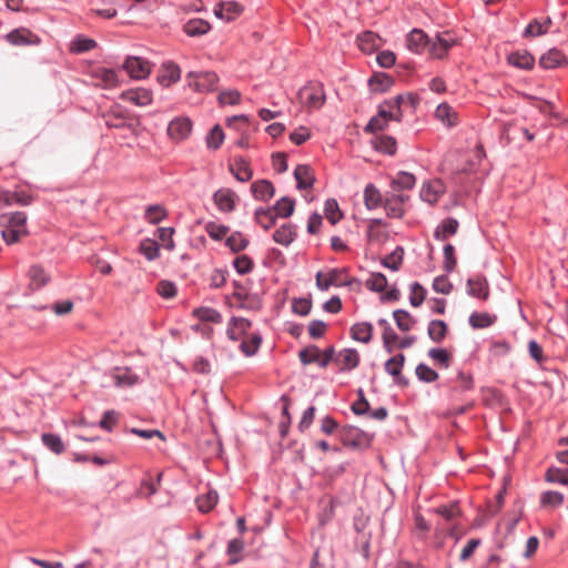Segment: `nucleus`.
<instances>
[{
    "label": "nucleus",
    "mask_w": 568,
    "mask_h": 568,
    "mask_svg": "<svg viewBox=\"0 0 568 568\" xmlns=\"http://www.w3.org/2000/svg\"><path fill=\"white\" fill-rule=\"evenodd\" d=\"M374 438V433L365 432L354 425L346 424L339 429V440L342 445L353 450L364 452L372 446Z\"/></svg>",
    "instance_id": "nucleus-1"
},
{
    "label": "nucleus",
    "mask_w": 568,
    "mask_h": 568,
    "mask_svg": "<svg viewBox=\"0 0 568 568\" xmlns=\"http://www.w3.org/2000/svg\"><path fill=\"white\" fill-rule=\"evenodd\" d=\"M232 285L234 291L231 294L235 301H237L235 310L253 313H257L263 310L264 302L262 294L250 292L248 286L237 280H234Z\"/></svg>",
    "instance_id": "nucleus-2"
},
{
    "label": "nucleus",
    "mask_w": 568,
    "mask_h": 568,
    "mask_svg": "<svg viewBox=\"0 0 568 568\" xmlns=\"http://www.w3.org/2000/svg\"><path fill=\"white\" fill-rule=\"evenodd\" d=\"M186 81L195 92H213L217 89L219 75L214 71H190Z\"/></svg>",
    "instance_id": "nucleus-3"
},
{
    "label": "nucleus",
    "mask_w": 568,
    "mask_h": 568,
    "mask_svg": "<svg viewBox=\"0 0 568 568\" xmlns=\"http://www.w3.org/2000/svg\"><path fill=\"white\" fill-rule=\"evenodd\" d=\"M444 386L448 390V397L454 399L459 394L473 390L475 387V381L471 373H465L458 371L454 378H449L445 382Z\"/></svg>",
    "instance_id": "nucleus-4"
},
{
    "label": "nucleus",
    "mask_w": 568,
    "mask_h": 568,
    "mask_svg": "<svg viewBox=\"0 0 568 568\" xmlns=\"http://www.w3.org/2000/svg\"><path fill=\"white\" fill-rule=\"evenodd\" d=\"M193 123L189 116H176L170 121L166 133L175 143L185 141L192 132Z\"/></svg>",
    "instance_id": "nucleus-5"
},
{
    "label": "nucleus",
    "mask_w": 568,
    "mask_h": 568,
    "mask_svg": "<svg viewBox=\"0 0 568 568\" xmlns=\"http://www.w3.org/2000/svg\"><path fill=\"white\" fill-rule=\"evenodd\" d=\"M253 323L251 320L242 316H231L226 325V336L232 342L243 341L250 335Z\"/></svg>",
    "instance_id": "nucleus-6"
},
{
    "label": "nucleus",
    "mask_w": 568,
    "mask_h": 568,
    "mask_svg": "<svg viewBox=\"0 0 568 568\" xmlns=\"http://www.w3.org/2000/svg\"><path fill=\"white\" fill-rule=\"evenodd\" d=\"M456 43L457 40L450 31L437 33L435 40H430L429 54L435 59L443 60Z\"/></svg>",
    "instance_id": "nucleus-7"
},
{
    "label": "nucleus",
    "mask_w": 568,
    "mask_h": 568,
    "mask_svg": "<svg viewBox=\"0 0 568 568\" xmlns=\"http://www.w3.org/2000/svg\"><path fill=\"white\" fill-rule=\"evenodd\" d=\"M122 69L131 79L142 80L151 73V63L140 57H126L122 64Z\"/></svg>",
    "instance_id": "nucleus-8"
},
{
    "label": "nucleus",
    "mask_w": 568,
    "mask_h": 568,
    "mask_svg": "<svg viewBox=\"0 0 568 568\" xmlns=\"http://www.w3.org/2000/svg\"><path fill=\"white\" fill-rule=\"evenodd\" d=\"M298 95L304 99L305 105L311 109L322 108L326 100L322 83L303 87Z\"/></svg>",
    "instance_id": "nucleus-9"
},
{
    "label": "nucleus",
    "mask_w": 568,
    "mask_h": 568,
    "mask_svg": "<svg viewBox=\"0 0 568 568\" xmlns=\"http://www.w3.org/2000/svg\"><path fill=\"white\" fill-rule=\"evenodd\" d=\"M7 42L14 47L39 45L41 39L28 28H16L4 36Z\"/></svg>",
    "instance_id": "nucleus-10"
},
{
    "label": "nucleus",
    "mask_w": 568,
    "mask_h": 568,
    "mask_svg": "<svg viewBox=\"0 0 568 568\" xmlns=\"http://www.w3.org/2000/svg\"><path fill=\"white\" fill-rule=\"evenodd\" d=\"M466 292L469 296L486 302L490 295L487 278L483 274L469 277L466 282Z\"/></svg>",
    "instance_id": "nucleus-11"
},
{
    "label": "nucleus",
    "mask_w": 568,
    "mask_h": 568,
    "mask_svg": "<svg viewBox=\"0 0 568 568\" xmlns=\"http://www.w3.org/2000/svg\"><path fill=\"white\" fill-rule=\"evenodd\" d=\"M538 65L544 70H555L568 65V57L558 48H551L539 58Z\"/></svg>",
    "instance_id": "nucleus-12"
},
{
    "label": "nucleus",
    "mask_w": 568,
    "mask_h": 568,
    "mask_svg": "<svg viewBox=\"0 0 568 568\" xmlns=\"http://www.w3.org/2000/svg\"><path fill=\"white\" fill-rule=\"evenodd\" d=\"M213 202L219 209V211L223 213H231L236 209V203L239 201L237 194L229 187H222L214 192Z\"/></svg>",
    "instance_id": "nucleus-13"
},
{
    "label": "nucleus",
    "mask_w": 568,
    "mask_h": 568,
    "mask_svg": "<svg viewBox=\"0 0 568 568\" xmlns=\"http://www.w3.org/2000/svg\"><path fill=\"white\" fill-rule=\"evenodd\" d=\"M341 275L339 268H332L327 276L324 278L323 273L318 271L315 275L316 286L320 291H327L331 286H351L354 283L361 285V281L356 277H352L343 283H338L337 278Z\"/></svg>",
    "instance_id": "nucleus-14"
},
{
    "label": "nucleus",
    "mask_w": 568,
    "mask_h": 568,
    "mask_svg": "<svg viewBox=\"0 0 568 568\" xmlns=\"http://www.w3.org/2000/svg\"><path fill=\"white\" fill-rule=\"evenodd\" d=\"M335 363L339 366V373H348L361 364V355L356 348H343L338 352Z\"/></svg>",
    "instance_id": "nucleus-15"
},
{
    "label": "nucleus",
    "mask_w": 568,
    "mask_h": 568,
    "mask_svg": "<svg viewBox=\"0 0 568 568\" xmlns=\"http://www.w3.org/2000/svg\"><path fill=\"white\" fill-rule=\"evenodd\" d=\"M367 84L372 93L383 94L392 89L395 84V79L386 72L376 71L368 78Z\"/></svg>",
    "instance_id": "nucleus-16"
},
{
    "label": "nucleus",
    "mask_w": 568,
    "mask_h": 568,
    "mask_svg": "<svg viewBox=\"0 0 568 568\" xmlns=\"http://www.w3.org/2000/svg\"><path fill=\"white\" fill-rule=\"evenodd\" d=\"M406 47L409 51L420 54L426 48L429 50L430 39L422 29H413L406 36Z\"/></svg>",
    "instance_id": "nucleus-17"
},
{
    "label": "nucleus",
    "mask_w": 568,
    "mask_h": 568,
    "mask_svg": "<svg viewBox=\"0 0 568 568\" xmlns=\"http://www.w3.org/2000/svg\"><path fill=\"white\" fill-rule=\"evenodd\" d=\"M507 62L514 68L530 71L534 69L536 60L528 50H516L508 54Z\"/></svg>",
    "instance_id": "nucleus-18"
},
{
    "label": "nucleus",
    "mask_w": 568,
    "mask_h": 568,
    "mask_svg": "<svg viewBox=\"0 0 568 568\" xmlns=\"http://www.w3.org/2000/svg\"><path fill=\"white\" fill-rule=\"evenodd\" d=\"M0 200L6 205L17 204L20 206H28L34 202L36 196L24 190L2 191Z\"/></svg>",
    "instance_id": "nucleus-19"
},
{
    "label": "nucleus",
    "mask_w": 568,
    "mask_h": 568,
    "mask_svg": "<svg viewBox=\"0 0 568 568\" xmlns=\"http://www.w3.org/2000/svg\"><path fill=\"white\" fill-rule=\"evenodd\" d=\"M443 193L444 189L439 180L425 181L420 187L419 196L422 201L435 205Z\"/></svg>",
    "instance_id": "nucleus-20"
},
{
    "label": "nucleus",
    "mask_w": 568,
    "mask_h": 568,
    "mask_svg": "<svg viewBox=\"0 0 568 568\" xmlns=\"http://www.w3.org/2000/svg\"><path fill=\"white\" fill-rule=\"evenodd\" d=\"M293 175L296 181V189L300 191L312 189L316 181L313 170L308 164H298Z\"/></svg>",
    "instance_id": "nucleus-21"
},
{
    "label": "nucleus",
    "mask_w": 568,
    "mask_h": 568,
    "mask_svg": "<svg viewBox=\"0 0 568 568\" xmlns=\"http://www.w3.org/2000/svg\"><path fill=\"white\" fill-rule=\"evenodd\" d=\"M180 79L181 69L175 62L168 61L162 64L158 74V81L161 85L170 87L171 84L176 83Z\"/></svg>",
    "instance_id": "nucleus-22"
},
{
    "label": "nucleus",
    "mask_w": 568,
    "mask_h": 568,
    "mask_svg": "<svg viewBox=\"0 0 568 568\" xmlns=\"http://www.w3.org/2000/svg\"><path fill=\"white\" fill-rule=\"evenodd\" d=\"M120 99L144 106L152 102V91L144 88L129 89L120 94Z\"/></svg>",
    "instance_id": "nucleus-23"
},
{
    "label": "nucleus",
    "mask_w": 568,
    "mask_h": 568,
    "mask_svg": "<svg viewBox=\"0 0 568 568\" xmlns=\"http://www.w3.org/2000/svg\"><path fill=\"white\" fill-rule=\"evenodd\" d=\"M373 149L379 153L393 156L397 152V141L392 135L379 134L371 140Z\"/></svg>",
    "instance_id": "nucleus-24"
},
{
    "label": "nucleus",
    "mask_w": 568,
    "mask_h": 568,
    "mask_svg": "<svg viewBox=\"0 0 568 568\" xmlns=\"http://www.w3.org/2000/svg\"><path fill=\"white\" fill-rule=\"evenodd\" d=\"M211 29V23L201 18H193L187 20L182 28L183 32L191 38H197L207 34Z\"/></svg>",
    "instance_id": "nucleus-25"
},
{
    "label": "nucleus",
    "mask_w": 568,
    "mask_h": 568,
    "mask_svg": "<svg viewBox=\"0 0 568 568\" xmlns=\"http://www.w3.org/2000/svg\"><path fill=\"white\" fill-rule=\"evenodd\" d=\"M245 542L243 538L237 537L229 540L225 554L227 556V566H234L241 562L244 558Z\"/></svg>",
    "instance_id": "nucleus-26"
},
{
    "label": "nucleus",
    "mask_w": 568,
    "mask_h": 568,
    "mask_svg": "<svg viewBox=\"0 0 568 568\" xmlns=\"http://www.w3.org/2000/svg\"><path fill=\"white\" fill-rule=\"evenodd\" d=\"M251 192L255 200L268 202L275 194V187L270 180H257L251 184Z\"/></svg>",
    "instance_id": "nucleus-27"
},
{
    "label": "nucleus",
    "mask_w": 568,
    "mask_h": 568,
    "mask_svg": "<svg viewBox=\"0 0 568 568\" xmlns=\"http://www.w3.org/2000/svg\"><path fill=\"white\" fill-rule=\"evenodd\" d=\"M229 169L239 182H248L253 176L250 161L243 156H235L234 164H230Z\"/></svg>",
    "instance_id": "nucleus-28"
},
{
    "label": "nucleus",
    "mask_w": 568,
    "mask_h": 568,
    "mask_svg": "<svg viewBox=\"0 0 568 568\" xmlns=\"http://www.w3.org/2000/svg\"><path fill=\"white\" fill-rule=\"evenodd\" d=\"M374 327L371 322H358L349 329L351 337L359 343L368 344L373 339Z\"/></svg>",
    "instance_id": "nucleus-29"
},
{
    "label": "nucleus",
    "mask_w": 568,
    "mask_h": 568,
    "mask_svg": "<svg viewBox=\"0 0 568 568\" xmlns=\"http://www.w3.org/2000/svg\"><path fill=\"white\" fill-rule=\"evenodd\" d=\"M246 339H243L241 344L239 345V349L245 355L246 357L255 356L263 343V336L260 331H255L250 333L248 336H246Z\"/></svg>",
    "instance_id": "nucleus-30"
},
{
    "label": "nucleus",
    "mask_w": 568,
    "mask_h": 568,
    "mask_svg": "<svg viewBox=\"0 0 568 568\" xmlns=\"http://www.w3.org/2000/svg\"><path fill=\"white\" fill-rule=\"evenodd\" d=\"M459 222L455 217H446L434 231V237L437 241H445L448 236H453L457 233Z\"/></svg>",
    "instance_id": "nucleus-31"
},
{
    "label": "nucleus",
    "mask_w": 568,
    "mask_h": 568,
    "mask_svg": "<svg viewBox=\"0 0 568 568\" xmlns=\"http://www.w3.org/2000/svg\"><path fill=\"white\" fill-rule=\"evenodd\" d=\"M498 317L496 314L488 312H473L468 317V324L474 329H484L490 327L497 322Z\"/></svg>",
    "instance_id": "nucleus-32"
},
{
    "label": "nucleus",
    "mask_w": 568,
    "mask_h": 568,
    "mask_svg": "<svg viewBox=\"0 0 568 568\" xmlns=\"http://www.w3.org/2000/svg\"><path fill=\"white\" fill-rule=\"evenodd\" d=\"M296 225L292 223H285L273 233L272 237L277 244L288 246L296 239Z\"/></svg>",
    "instance_id": "nucleus-33"
},
{
    "label": "nucleus",
    "mask_w": 568,
    "mask_h": 568,
    "mask_svg": "<svg viewBox=\"0 0 568 568\" xmlns=\"http://www.w3.org/2000/svg\"><path fill=\"white\" fill-rule=\"evenodd\" d=\"M383 195L379 189L373 184L368 183L364 189V204L365 207L369 211L375 210L379 206H384Z\"/></svg>",
    "instance_id": "nucleus-34"
},
{
    "label": "nucleus",
    "mask_w": 568,
    "mask_h": 568,
    "mask_svg": "<svg viewBox=\"0 0 568 568\" xmlns=\"http://www.w3.org/2000/svg\"><path fill=\"white\" fill-rule=\"evenodd\" d=\"M405 250L402 245L395 247V250L381 258V265L385 268H388L393 272H397L400 270L404 262Z\"/></svg>",
    "instance_id": "nucleus-35"
},
{
    "label": "nucleus",
    "mask_w": 568,
    "mask_h": 568,
    "mask_svg": "<svg viewBox=\"0 0 568 568\" xmlns=\"http://www.w3.org/2000/svg\"><path fill=\"white\" fill-rule=\"evenodd\" d=\"M295 200L290 196H282L275 202L274 205L268 206L277 217L288 219L293 215L295 210Z\"/></svg>",
    "instance_id": "nucleus-36"
},
{
    "label": "nucleus",
    "mask_w": 568,
    "mask_h": 568,
    "mask_svg": "<svg viewBox=\"0 0 568 568\" xmlns=\"http://www.w3.org/2000/svg\"><path fill=\"white\" fill-rule=\"evenodd\" d=\"M27 214L24 212L2 213L0 215V226L11 229H27Z\"/></svg>",
    "instance_id": "nucleus-37"
},
{
    "label": "nucleus",
    "mask_w": 568,
    "mask_h": 568,
    "mask_svg": "<svg viewBox=\"0 0 568 568\" xmlns=\"http://www.w3.org/2000/svg\"><path fill=\"white\" fill-rule=\"evenodd\" d=\"M192 316L203 323L220 324L223 320L222 314L217 310L207 306H200L194 308L192 311Z\"/></svg>",
    "instance_id": "nucleus-38"
},
{
    "label": "nucleus",
    "mask_w": 568,
    "mask_h": 568,
    "mask_svg": "<svg viewBox=\"0 0 568 568\" xmlns=\"http://www.w3.org/2000/svg\"><path fill=\"white\" fill-rule=\"evenodd\" d=\"M428 337L435 343H442L448 334V325L443 320H432L427 327Z\"/></svg>",
    "instance_id": "nucleus-39"
},
{
    "label": "nucleus",
    "mask_w": 568,
    "mask_h": 568,
    "mask_svg": "<svg viewBox=\"0 0 568 568\" xmlns=\"http://www.w3.org/2000/svg\"><path fill=\"white\" fill-rule=\"evenodd\" d=\"M427 355L439 368L447 369L452 365L453 354L447 348L433 347L428 351Z\"/></svg>",
    "instance_id": "nucleus-40"
},
{
    "label": "nucleus",
    "mask_w": 568,
    "mask_h": 568,
    "mask_svg": "<svg viewBox=\"0 0 568 568\" xmlns=\"http://www.w3.org/2000/svg\"><path fill=\"white\" fill-rule=\"evenodd\" d=\"M254 221L268 231L276 224L277 215L272 212V209L260 206L254 211Z\"/></svg>",
    "instance_id": "nucleus-41"
},
{
    "label": "nucleus",
    "mask_w": 568,
    "mask_h": 568,
    "mask_svg": "<svg viewBox=\"0 0 568 568\" xmlns=\"http://www.w3.org/2000/svg\"><path fill=\"white\" fill-rule=\"evenodd\" d=\"M435 116L448 126H455L458 122V115L453 108L446 103H439L435 110Z\"/></svg>",
    "instance_id": "nucleus-42"
},
{
    "label": "nucleus",
    "mask_w": 568,
    "mask_h": 568,
    "mask_svg": "<svg viewBox=\"0 0 568 568\" xmlns=\"http://www.w3.org/2000/svg\"><path fill=\"white\" fill-rule=\"evenodd\" d=\"M416 184V178L413 173L399 171L390 182V187L394 191L412 190Z\"/></svg>",
    "instance_id": "nucleus-43"
},
{
    "label": "nucleus",
    "mask_w": 568,
    "mask_h": 568,
    "mask_svg": "<svg viewBox=\"0 0 568 568\" xmlns=\"http://www.w3.org/2000/svg\"><path fill=\"white\" fill-rule=\"evenodd\" d=\"M434 513L443 517L446 521H453L462 516L458 500H452L448 504L440 505L434 509Z\"/></svg>",
    "instance_id": "nucleus-44"
},
{
    "label": "nucleus",
    "mask_w": 568,
    "mask_h": 568,
    "mask_svg": "<svg viewBox=\"0 0 568 568\" xmlns=\"http://www.w3.org/2000/svg\"><path fill=\"white\" fill-rule=\"evenodd\" d=\"M28 275L30 278V287L33 290L43 287L50 281L44 268L39 264L32 265L28 271Z\"/></svg>",
    "instance_id": "nucleus-45"
},
{
    "label": "nucleus",
    "mask_w": 568,
    "mask_h": 568,
    "mask_svg": "<svg viewBox=\"0 0 568 568\" xmlns=\"http://www.w3.org/2000/svg\"><path fill=\"white\" fill-rule=\"evenodd\" d=\"M97 45L98 43L94 39L78 34L70 43V51L81 54L93 50Z\"/></svg>",
    "instance_id": "nucleus-46"
},
{
    "label": "nucleus",
    "mask_w": 568,
    "mask_h": 568,
    "mask_svg": "<svg viewBox=\"0 0 568 568\" xmlns=\"http://www.w3.org/2000/svg\"><path fill=\"white\" fill-rule=\"evenodd\" d=\"M394 321L402 332H409L417 323L416 318L412 314L403 308L395 310L393 312Z\"/></svg>",
    "instance_id": "nucleus-47"
},
{
    "label": "nucleus",
    "mask_w": 568,
    "mask_h": 568,
    "mask_svg": "<svg viewBox=\"0 0 568 568\" xmlns=\"http://www.w3.org/2000/svg\"><path fill=\"white\" fill-rule=\"evenodd\" d=\"M138 251L150 262L156 260L160 256L159 243L150 237L143 239L140 242Z\"/></svg>",
    "instance_id": "nucleus-48"
},
{
    "label": "nucleus",
    "mask_w": 568,
    "mask_h": 568,
    "mask_svg": "<svg viewBox=\"0 0 568 568\" xmlns=\"http://www.w3.org/2000/svg\"><path fill=\"white\" fill-rule=\"evenodd\" d=\"M321 348L315 344H308L298 352V359L303 366L320 362Z\"/></svg>",
    "instance_id": "nucleus-49"
},
{
    "label": "nucleus",
    "mask_w": 568,
    "mask_h": 568,
    "mask_svg": "<svg viewBox=\"0 0 568 568\" xmlns=\"http://www.w3.org/2000/svg\"><path fill=\"white\" fill-rule=\"evenodd\" d=\"M324 215L327 219V221L333 225L337 224L344 217V214L339 209L338 202L333 197H329L325 201Z\"/></svg>",
    "instance_id": "nucleus-50"
},
{
    "label": "nucleus",
    "mask_w": 568,
    "mask_h": 568,
    "mask_svg": "<svg viewBox=\"0 0 568 568\" xmlns=\"http://www.w3.org/2000/svg\"><path fill=\"white\" fill-rule=\"evenodd\" d=\"M219 495L215 490H209L206 494L197 496L195 499L199 511L210 513L217 504Z\"/></svg>",
    "instance_id": "nucleus-51"
},
{
    "label": "nucleus",
    "mask_w": 568,
    "mask_h": 568,
    "mask_svg": "<svg viewBox=\"0 0 568 568\" xmlns=\"http://www.w3.org/2000/svg\"><path fill=\"white\" fill-rule=\"evenodd\" d=\"M250 244L247 237L243 235L242 232L235 231L225 240V245L230 248L232 253H240L244 251Z\"/></svg>",
    "instance_id": "nucleus-52"
},
{
    "label": "nucleus",
    "mask_w": 568,
    "mask_h": 568,
    "mask_svg": "<svg viewBox=\"0 0 568 568\" xmlns=\"http://www.w3.org/2000/svg\"><path fill=\"white\" fill-rule=\"evenodd\" d=\"M388 285L387 277L382 272H372L365 281V286L371 292L383 293Z\"/></svg>",
    "instance_id": "nucleus-53"
},
{
    "label": "nucleus",
    "mask_w": 568,
    "mask_h": 568,
    "mask_svg": "<svg viewBox=\"0 0 568 568\" xmlns=\"http://www.w3.org/2000/svg\"><path fill=\"white\" fill-rule=\"evenodd\" d=\"M43 445L52 453L60 455L65 450V446L58 434L43 433L41 436Z\"/></svg>",
    "instance_id": "nucleus-54"
},
{
    "label": "nucleus",
    "mask_w": 568,
    "mask_h": 568,
    "mask_svg": "<svg viewBox=\"0 0 568 568\" xmlns=\"http://www.w3.org/2000/svg\"><path fill=\"white\" fill-rule=\"evenodd\" d=\"M166 210L160 204L149 205L144 212V219L150 224H159L164 219H166Z\"/></svg>",
    "instance_id": "nucleus-55"
},
{
    "label": "nucleus",
    "mask_w": 568,
    "mask_h": 568,
    "mask_svg": "<svg viewBox=\"0 0 568 568\" xmlns=\"http://www.w3.org/2000/svg\"><path fill=\"white\" fill-rule=\"evenodd\" d=\"M405 363H406L405 354L398 353V354L392 356L390 358H388L384 363V369L390 376L398 375V373L403 372Z\"/></svg>",
    "instance_id": "nucleus-56"
},
{
    "label": "nucleus",
    "mask_w": 568,
    "mask_h": 568,
    "mask_svg": "<svg viewBox=\"0 0 568 568\" xmlns=\"http://www.w3.org/2000/svg\"><path fill=\"white\" fill-rule=\"evenodd\" d=\"M416 377L419 382L430 384L439 378V374L425 363H419L415 368Z\"/></svg>",
    "instance_id": "nucleus-57"
},
{
    "label": "nucleus",
    "mask_w": 568,
    "mask_h": 568,
    "mask_svg": "<svg viewBox=\"0 0 568 568\" xmlns=\"http://www.w3.org/2000/svg\"><path fill=\"white\" fill-rule=\"evenodd\" d=\"M225 139L223 129L220 124H215L205 138L207 149L217 150L223 144Z\"/></svg>",
    "instance_id": "nucleus-58"
},
{
    "label": "nucleus",
    "mask_w": 568,
    "mask_h": 568,
    "mask_svg": "<svg viewBox=\"0 0 568 568\" xmlns=\"http://www.w3.org/2000/svg\"><path fill=\"white\" fill-rule=\"evenodd\" d=\"M545 478L548 483L568 486V468L551 466L547 469Z\"/></svg>",
    "instance_id": "nucleus-59"
},
{
    "label": "nucleus",
    "mask_w": 568,
    "mask_h": 568,
    "mask_svg": "<svg viewBox=\"0 0 568 568\" xmlns=\"http://www.w3.org/2000/svg\"><path fill=\"white\" fill-rule=\"evenodd\" d=\"M444 254V263L443 268L445 273L450 274L455 271L457 266V257L455 252V246L450 243H447L443 247Z\"/></svg>",
    "instance_id": "nucleus-60"
},
{
    "label": "nucleus",
    "mask_w": 568,
    "mask_h": 568,
    "mask_svg": "<svg viewBox=\"0 0 568 568\" xmlns=\"http://www.w3.org/2000/svg\"><path fill=\"white\" fill-rule=\"evenodd\" d=\"M254 261L246 254L237 255L233 261V267L240 275H246L253 272Z\"/></svg>",
    "instance_id": "nucleus-61"
},
{
    "label": "nucleus",
    "mask_w": 568,
    "mask_h": 568,
    "mask_svg": "<svg viewBox=\"0 0 568 568\" xmlns=\"http://www.w3.org/2000/svg\"><path fill=\"white\" fill-rule=\"evenodd\" d=\"M379 36L373 31H364L357 36V42L362 51H372L377 47Z\"/></svg>",
    "instance_id": "nucleus-62"
},
{
    "label": "nucleus",
    "mask_w": 568,
    "mask_h": 568,
    "mask_svg": "<svg viewBox=\"0 0 568 568\" xmlns=\"http://www.w3.org/2000/svg\"><path fill=\"white\" fill-rule=\"evenodd\" d=\"M95 78L100 79L105 88H114L119 85L118 72L114 69L99 68L95 71Z\"/></svg>",
    "instance_id": "nucleus-63"
},
{
    "label": "nucleus",
    "mask_w": 568,
    "mask_h": 568,
    "mask_svg": "<svg viewBox=\"0 0 568 568\" xmlns=\"http://www.w3.org/2000/svg\"><path fill=\"white\" fill-rule=\"evenodd\" d=\"M409 303L413 307H419L426 298L427 291L418 282H413L409 285Z\"/></svg>",
    "instance_id": "nucleus-64"
}]
</instances>
